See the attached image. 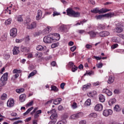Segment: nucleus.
<instances>
[{
	"label": "nucleus",
	"mask_w": 124,
	"mask_h": 124,
	"mask_svg": "<svg viewBox=\"0 0 124 124\" xmlns=\"http://www.w3.org/2000/svg\"><path fill=\"white\" fill-rule=\"evenodd\" d=\"M67 15L78 18L80 17V13L79 12H75L72 9L68 8L67 10Z\"/></svg>",
	"instance_id": "1"
},
{
	"label": "nucleus",
	"mask_w": 124,
	"mask_h": 124,
	"mask_svg": "<svg viewBox=\"0 0 124 124\" xmlns=\"http://www.w3.org/2000/svg\"><path fill=\"white\" fill-rule=\"evenodd\" d=\"M110 10H111L104 8H102L99 10L98 8H95L93 10H92L91 12L92 13H99V14H103V13H106V12H108V11H110Z\"/></svg>",
	"instance_id": "2"
},
{
	"label": "nucleus",
	"mask_w": 124,
	"mask_h": 124,
	"mask_svg": "<svg viewBox=\"0 0 124 124\" xmlns=\"http://www.w3.org/2000/svg\"><path fill=\"white\" fill-rule=\"evenodd\" d=\"M8 77V73H5L0 78L1 83H0V87H3L6 84V81H7Z\"/></svg>",
	"instance_id": "3"
},
{
	"label": "nucleus",
	"mask_w": 124,
	"mask_h": 124,
	"mask_svg": "<svg viewBox=\"0 0 124 124\" xmlns=\"http://www.w3.org/2000/svg\"><path fill=\"white\" fill-rule=\"evenodd\" d=\"M43 41L45 43H52L54 39L52 37V35H48L44 38Z\"/></svg>",
	"instance_id": "4"
},
{
	"label": "nucleus",
	"mask_w": 124,
	"mask_h": 124,
	"mask_svg": "<svg viewBox=\"0 0 124 124\" xmlns=\"http://www.w3.org/2000/svg\"><path fill=\"white\" fill-rule=\"evenodd\" d=\"M17 29L16 28H12L10 31V34L12 37H16L17 36Z\"/></svg>",
	"instance_id": "5"
},
{
	"label": "nucleus",
	"mask_w": 124,
	"mask_h": 124,
	"mask_svg": "<svg viewBox=\"0 0 124 124\" xmlns=\"http://www.w3.org/2000/svg\"><path fill=\"white\" fill-rule=\"evenodd\" d=\"M83 116V113L82 112H79L76 114H73L70 116V119L72 120H75L76 119H78V118H81Z\"/></svg>",
	"instance_id": "6"
},
{
	"label": "nucleus",
	"mask_w": 124,
	"mask_h": 124,
	"mask_svg": "<svg viewBox=\"0 0 124 124\" xmlns=\"http://www.w3.org/2000/svg\"><path fill=\"white\" fill-rule=\"evenodd\" d=\"M112 114H113V111L111 109H106L103 112V115L105 117H108V116H110Z\"/></svg>",
	"instance_id": "7"
},
{
	"label": "nucleus",
	"mask_w": 124,
	"mask_h": 124,
	"mask_svg": "<svg viewBox=\"0 0 124 124\" xmlns=\"http://www.w3.org/2000/svg\"><path fill=\"white\" fill-rule=\"evenodd\" d=\"M88 34H89L90 37L91 38H93L94 37H96L97 35H99V33L96 31H90L89 32H88Z\"/></svg>",
	"instance_id": "8"
},
{
	"label": "nucleus",
	"mask_w": 124,
	"mask_h": 124,
	"mask_svg": "<svg viewBox=\"0 0 124 124\" xmlns=\"http://www.w3.org/2000/svg\"><path fill=\"white\" fill-rule=\"evenodd\" d=\"M103 109V106L101 104H98L96 105L94 107L95 111H97V112H100L102 111Z\"/></svg>",
	"instance_id": "9"
},
{
	"label": "nucleus",
	"mask_w": 124,
	"mask_h": 124,
	"mask_svg": "<svg viewBox=\"0 0 124 124\" xmlns=\"http://www.w3.org/2000/svg\"><path fill=\"white\" fill-rule=\"evenodd\" d=\"M41 113H42V110H41V109L36 111V112L35 113H34L33 115V118L34 120H38V119H39V117Z\"/></svg>",
	"instance_id": "10"
},
{
	"label": "nucleus",
	"mask_w": 124,
	"mask_h": 124,
	"mask_svg": "<svg viewBox=\"0 0 124 124\" xmlns=\"http://www.w3.org/2000/svg\"><path fill=\"white\" fill-rule=\"evenodd\" d=\"M110 34V32L108 31H102L99 33V36L100 37H105V36H108Z\"/></svg>",
	"instance_id": "11"
},
{
	"label": "nucleus",
	"mask_w": 124,
	"mask_h": 124,
	"mask_svg": "<svg viewBox=\"0 0 124 124\" xmlns=\"http://www.w3.org/2000/svg\"><path fill=\"white\" fill-rule=\"evenodd\" d=\"M14 99L12 98H10L7 102V106L8 107H13V106H14Z\"/></svg>",
	"instance_id": "12"
},
{
	"label": "nucleus",
	"mask_w": 124,
	"mask_h": 124,
	"mask_svg": "<svg viewBox=\"0 0 124 124\" xmlns=\"http://www.w3.org/2000/svg\"><path fill=\"white\" fill-rule=\"evenodd\" d=\"M60 31L63 32H67L68 31V29H67V26L62 25L60 27Z\"/></svg>",
	"instance_id": "13"
},
{
	"label": "nucleus",
	"mask_w": 124,
	"mask_h": 124,
	"mask_svg": "<svg viewBox=\"0 0 124 124\" xmlns=\"http://www.w3.org/2000/svg\"><path fill=\"white\" fill-rule=\"evenodd\" d=\"M103 93H106L108 96H111L113 94V93L108 89H104L103 90Z\"/></svg>",
	"instance_id": "14"
},
{
	"label": "nucleus",
	"mask_w": 124,
	"mask_h": 124,
	"mask_svg": "<svg viewBox=\"0 0 124 124\" xmlns=\"http://www.w3.org/2000/svg\"><path fill=\"white\" fill-rule=\"evenodd\" d=\"M47 49V47L45 46L38 45L36 47V50L38 51H45Z\"/></svg>",
	"instance_id": "15"
},
{
	"label": "nucleus",
	"mask_w": 124,
	"mask_h": 124,
	"mask_svg": "<svg viewBox=\"0 0 124 124\" xmlns=\"http://www.w3.org/2000/svg\"><path fill=\"white\" fill-rule=\"evenodd\" d=\"M41 17H42V11L40 10H38L37 11V15L36 16V20H40L41 18Z\"/></svg>",
	"instance_id": "16"
},
{
	"label": "nucleus",
	"mask_w": 124,
	"mask_h": 124,
	"mask_svg": "<svg viewBox=\"0 0 124 124\" xmlns=\"http://www.w3.org/2000/svg\"><path fill=\"white\" fill-rule=\"evenodd\" d=\"M58 118V114H57V113H56V110L55 112H53L51 115L50 116V120H52L53 121H57V119Z\"/></svg>",
	"instance_id": "17"
},
{
	"label": "nucleus",
	"mask_w": 124,
	"mask_h": 124,
	"mask_svg": "<svg viewBox=\"0 0 124 124\" xmlns=\"http://www.w3.org/2000/svg\"><path fill=\"white\" fill-rule=\"evenodd\" d=\"M27 28L29 30H31L32 29H34V28H36V22H32L31 25H28Z\"/></svg>",
	"instance_id": "18"
},
{
	"label": "nucleus",
	"mask_w": 124,
	"mask_h": 124,
	"mask_svg": "<svg viewBox=\"0 0 124 124\" xmlns=\"http://www.w3.org/2000/svg\"><path fill=\"white\" fill-rule=\"evenodd\" d=\"M21 51L24 53H29L30 52V48L24 46H21Z\"/></svg>",
	"instance_id": "19"
},
{
	"label": "nucleus",
	"mask_w": 124,
	"mask_h": 124,
	"mask_svg": "<svg viewBox=\"0 0 124 124\" xmlns=\"http://www.w3.org/2000/svg\"><path fill=\"white\" fill-rule=\"evenodd\" d=\"M96 91H93L92 92H89L87 93V95L89 97H93L94 95H96Z\"/></svg>",
	"instance_id": "20"
},
{
	"label": "nucleus",
	"mask_w": 124,
	"mask_h": 124,
	"mask_svg": "<svg viewBox=\"0 0 124 124\" xmlns=\"http://www.w3.org/2000/svg\"><path fill=\"white\" fill-rule=\"evenodd\" d=\"M26 97H27L26 94H21L19 96V101L20 102H24L26 100Z\"/></svg>",
	"instance_id": "21"
},
{
	"label": "nucleus",
	"mask_w": 124,
	"mask_h": 124,
	"mask_svg": "<svg viewBox=\"0 0 124 124\" xmlns=\"http://www.w3.org/2000/svg\"><path fill=\"white\" fill-rule=\"evenodd\" d=\"M114 81H115V78L113 76H110L108 78V84H112V83H114Z\"/></svg>",
	"instance_id": "22"
},
{
	"label": "nucleus",
	"mask_w": 124,
	"mask_h": 124,
	"mask_svg": "<svg viewBox=\"0 0 124 124\" xmlns=\"http://www.w3.org/2000/svg\"><path fill=\"white\" fill-rule=\"evenodd\" d=\"M13 52L14 55H18V54L20 53V51L19 50V47L15 46L14 47Z\"/></svg>",
	"instance_id": "23"
},
{
	"label": "nucleus",
	"mask_w": 124,
	"mask_h": 124,
	"mask_svg": "<svg viewBox=\"0 0 124 124\" xmlns=\"http://www.w3.org/2000/svg\"><path fill=\"white\" fill-rule=\"evenodd\" d=\"M62 101V98H58L56 99H55L53 101V104L55 105H58V104H60L61 103V101Z\"/></svg>",
	"instance_id": "24"
},
{
	"label": "nucleus",
	"mask_w": 124,
	"mask_h": 124,
	"mask_svg": "<svg viewBox=\"0 0 124 124\" xmlns=\"http://www.w3.org/2000/svg\"><path fill=\"white\" fill-rule=\"evenodd\" d=\"M52 31V28L50 26H47L46 28L45 29V34H48L50 31Z\"/></svg>",
	"instance_id": "25"
},
{
	"label": "nucleus",
	"mask_w": 124,
	"mask_h": 124,
	"mask_svg": "<svg viewBox=\"0 0 124 124\" xmlns=\"http://www.w3.org/2000/svg\"><path fill=\"white\" fill-rule=\"evenodd\" d=\"M116 101L117 100L115 98L110 99L108 101V104L109 106H112V105H113Z\"/></svg>",
	"instance_id": "26"
},
{
	"label": "nucleus",
	"mask_w": 124,
	"mask_h": 124,
	"mask_svg": "<svg viewBox=\"0 0 124 124\" xmlns=\"http://www.w3.org/2000/svg\"><path fill=\"white\" fill-rule=\"evenodd\" d=\"M99 99L100 102H104V101H105V96L103 94H100L99 95Z\"/></svg>",
	"instance_id": "27"
},
{
	"label": "nucleus",
	"mask_w": 124,
	"mask_h": 124,
	"mask_svg": "<svg viewBox=\"0 0 124 124\" xmlns=\"http://www.w3.org/2000/svg\"><path fill=\"white\" fill-rule=\"evenodd\" d=\"M91 87V84L88 83L83 86L82 90L83 91H86L87 89H89Z\"/></svg>",
	"instance_id": "28"
},
{
	"label": "nucleus",
	"mask_w": 124,
	"mask_h": 124,
	"mask_svg": "<svg viewBox=\"0 0 124 124\" xmlns=\"http://www.w3.org/2000/svg\"><path fill=\"white\" fill-rule=\"evenodd\" d=\"M37 73V71L36 70H34L32 72H31L29 75L28 76V79H30L31 77H32V76H34L35 74Z\"/></svg>",
	"instance_id": "29"
},
{
	"label": "nucleus",
	"mask_w": 124,
	"mask_h": 124,
	"mask_svg": "<svg viewBox=\"0 0 124 124\" xmlns=\"http://www.w3.org/2000/svg\"><path fill=\"white\" fill-rule=\"evenodd\" d=\"M104 17H107L108 18H111V17H113V16H114V13H109L105 15H104Z\"/></svg>",
	"instance_id": "30"
},
{
	"label": "nucleus",
	"mask_w": 124,
	"mask_h": 124,
	"mask_svg": "<svg viewBox=\"0 0 124 124\" xmlns=\"http://www.w3.org/2000/svg\"><path fill=\"white\" fill-rule=\"evenodd\" d=\"M31 23V18H27L25 21H24V24L25 26H30L29 24Z\"/></svg>",
	"instance_id": "31"
},
{
	"label": "nucleus",
	"mask_w": 124,
	"mask_h": 124,
	"mask_svg": "<svg viewBox=\"0 0 124 124\" xmlns=\"http://www.w3.org/2000/svg\"><path fill=\"white\" fill-rule=\"evenodd\" d=\"M97 114L96 113L93 112L89 115V118H97Z\"/></svg>",
	"instance_id": "32"
},
{
	"label": "nucleus",
	"mask_w": 124,
	"mask_h": 124,
	"mask_svg": "<svg viewBox=\"0 0 124 124\" xmlns=\"http://www.w3.org/2000/svg\"><path fill=\"white\" fill-rule=\"evenodd\" d=\"M21 72H22V70L21 69H15L13 70V74H17L18 73H21Z\"/></svg>",
	"instance_id": "33"
},
{
	"label": "nucleus",
	"mask_w": 124,
	"mask_h": 124,
	"mask_svg": "<svg viewBox=\"0 0 124 124\" xmlns=\"http://www.w3.org/2000/svg\"><path fill=\"white\" fill-rule=\"evenodd\" d=\"M111 40L113 41V42H116V43H120L119 38H117V37H112Z\"/></svg>",
	"instance_id": "34"
},
{
	"label": "nucleus",
	"mask_w": 124,
	"mask_h": 124,
	"mask_svg": "<svg viewBox=\"0 0 124 124\" xmlns=\"http://www.w3.org/2000/svg\"><path fill=\"white\" fill-rule=\"evenodd\" d=\"M16 92L17 93H24V92H25V89L24 88L17 89H16Z\"/></svg>",
	"instance_id": "35"
},
{
	"label": "nucleus",
	"mask_w": 124,
	"mask_h": 124,
	"mask_svg": "<svg viewBox=\"0 0 124 124\" xmlns=\"http://www.w3.org/2000/svg\"><path fill=\"white\" fill-rule=\"evenodd\" d=\"M92 104V101L91 99H88L85 102V106H90Z\"/></svg>",
	"instance_id": "36"
},
{
	"label": "nucleus",
	"mask_w": 124,
	"mask_h": 124,
	"mask_svg": "<svg viewBox=\"0 0 124 124\" xmlns=\"http://www.w3.org/2000/svg\"><path fill=\"white\" fill-rule=\"evenodd\" d=\"M114 111H116V112H120V110H121V108H120V106L116 105L114 108Z\"/></svg>",
	"instance_id": "37"
},
{
	"label": "nucleus",
	"mask_w": 124,
	"mask_h": 124,
	"mask_svg": "<svg viewBox=\"0 0 124 124\" xmlns=\"http://www.w3.org/2000/svg\"><path fill=\"white\" fill-rule=\"evenodd\" d=\"M19 77V74H16L15 75H13L11 78V80L12 81H15L17 78Z\"/></svg>",
	"instance_id": "38"
},
{
	"label": "nucleus",
	"mask_w": 124,
	"mask_h": 124,
	"mask_svg": "<svg viewBox=\"0 0 124 124\" xmlns=\"http://www.w3.org/2000/svg\"><path fill=\"white\" fill-rule=\"evenodd\" d=\"M115 31L116 32L120 33V32H122L123 30L122 27H118L115 29Z\"/></svg>",
	"instance_id": "39"
},
{
	"label": "nucleus",
	"mask_w": 124,
	"mask_h": 124,
	"mask_svg": "<svg viewBox=\"0 0 124 124\" xmlns=\"http://www.w3.org/2000/svg\"><path fill=\"white\" fill-rule=\"evenodd\" d=\"M6 98H7V94H6L5 93H3L1 96V100H5Z\"/></svg>",
	"instance_id": "40"
},
{
	"label": "nucleus",
	"mask_w": 124,
	"mask_h": 124,
	"mask_svg": "<svg viewBox=\"0 0 124 124\" xmlns=\"http://www.w3.org/2000/svg\"><path fill=\"white\" fill-rule=\"evenodd\" d=\"M33 109V107H32L30 108H29L27 111L26 112H25V113H24L23 115L24 116H26V115H28V113H30V112H31V110H32Z\"/></svg>",
	"instance_id": "41"
},
{
	"label": "nucleus",
	"mask_w": 124,
	"mask_h": 124,
	"mask_svg": "<svg viewBox=\"0 0 124 124\" xmlns=\"http://www.w3.org/2000/svg\"><path fill=\"white\" fill-rule=\"evenodd\" d=\"M42 53L41 52H37L35 54V57H36V58H41V57H42Z\"/></svg>",
	"instance_id": "42"
},
{
	"label": "nucleus",
	"mask_w": 124,
	"mask_h": 124,
	"mask_svg": "<svg viewBox=\"0 0 124 124\" xmlns=\"http://www.w3.org/2000/svg\"><path fill=\"white\" fill-rule=\"evenodd\" d=\"M67 123V121H66V120H61L58 122L56 124H65Z\"/></svg>",
	"instance_id": "43"
},
{
	"label": "nucleus",
	"mask_w": 124,
	"mask_h": 124,
	"mask_svg": "<svg viewBox=\"0 0 124 124\" xmlns=\"http://www.w3.org/2000/svg\"><path fill=\"white\" fill-rule=\"evenodd\" d=\"M103 17H104V15H98V16H95V18L97 20H99V19H101L102 18H103Z\"/></svg>",
	"instance_id": "44"
},
{
	"label": "nucleus",
	"mask_w": 124,
	"mask_h": 124,
	"mask_svg": "<svg viewBox=\"0 0 124 124\" xmlns=\"http://www.w3.org/2000/svg\"><path fill=\"white\" fill-rule=\"evenodd\" d=\"M62 121H63V120H66L68 118V114H64L62 116Z\"/></svg>",
	"instance_id": "45"
},
{
	"label": "nucleus",
	"mask_w": 124,
	"mask_h": 124,
	"mask_svg": "<svg viewBox=\"0 0 124 124\" xmlns=\"http://www.w3.org/2000/svg\"><path fill=\"white\" fill-rule=\"evenodd\" d=\"M98 28L99 30H104V29H105V26L102 24H99Z\"/></svg>",
	"instance_id": "46"
},
{
	"label": "nucleus",
	"mask_w": 124,
	"mask_h": 124,
	"mask_svg": "<svg viewBox=\"0 0 124 124\" xmlns=\"http://www.w3.org/2000/svg\"><path fill=\"white\" fill-rule=\"evenodd\" d=\"M58 46H59V43H53L51 45V48H56V47H58Z\"/></svg>",
	"instance_id": "47"
},
{
	"label": "nucleus",
	"mask_w": 124,
	"mask_h": 124,
	"mask_svg": "<svg viewBox=\"0 0 124 124\" xmlns=\"http://www.w3.org/2000/svg\"><path fill=\"white\" fill-rule=\"evenodd\" d=\"M32 105H33V100L31 101L26 104L27 107H30V106H32Z\"/></svg>",
	"instance_id": "48"
},
{
	"label": "nucleus",
	"mask_w": 124,
	"mask_h": 124,
	"mask_svg": "<svg viewBox=\"0 0 124 124\" xmlns=\"http://www.w3.org/2000/svg\"><path fill=\"white\" fill-rule=\"evenodd\" d=\"M78 32L80 34H83V33H85V32H86V31L84 30H78Z\"/></svg>",
	"instance_id": "49"
},
{
	"label": "nucleus",
	"mask_w": 124,
	"mask_h": 124,
	"mask_svg": "<svg viewBox=\"0 0 124 124\" xmlns=\"http://www.w3.org/2000/svg\"><path fill=\"white\" fill-rule=\"evenodd\" d=\"M5 24L7 25H10L11 24V19H8L6 20L5 22Z\"/></svg>",
	"instance_id": "50"
},
{
	"label": "nucleus",
	"mask_w": 124,
	"mask_h": 124,
	"mask_svg": "<svg viewBox=\"0 0 124 124\" xmlns=\"http://www.w3.org/2000/svg\"><path fill=\"white\" fill-rule=\"evenodd\" d=\"M96 66L98 68H101L103 66V64L102 62H99L96 64Z\"/></svg>",
	"instance_id": "51"
},
{
	"label": "nucleus",
	"mask_w": 124,
	"mask_h": 124,
	"mask_svg": "<svg viewBox=\"0 0 124 124\" xmlns=\"http://www.w3.org/2000/svg\"><path fill=\"white\" fill-rule=\"evenodd\" d=\"M6 39H7V36H6V35L2 36V37L1 38V40L2 41H5V40H6Z\"/></svg>",
	"instance_id": "52"
},
{
	"label": "nucleus",
	"mask_w": 124,
	"mask_h": 124,
	"mask_svg": "<svg viewBox=\"0 0 124 124\" xmlns=\"http://www.w3.org/2000/svg\"><path fill=\"white\" fill-rule=\"evenodd\" d=\"M51 91H54V92H57V91H58V88L55 86H51Z\"/></svg>",
	"instance_id": "53"
},
{
	"label": "nucleus",
	"mask_w": 124,
	"mask_h": 124,
	"mask_svg": "<svg viewBox=\"0 0 124 124\" xmlns=\"http://www.w3.org/2000/svg\"><path fill=\"white\" fill-rule=\"evenodd\" d=\"M119 46V45L118 44H115L111 46V49H116L118 46Z\"/></svg>",
	"instance_id": "54"
},
{
	"label": "nucleus",
	"mask_w": 124,
	"mask_h": 124,
	"mask_svg": "<svg viewBox=\"0 0 124 124\" xmlns=\"http://www.w3.org/2000/svg\"><path fill=\"white\" fill-rule=\"evenodd\" d=\"M72 107L73 109H76V108H77V103L74 102L72 105Z\"/></svg>",
	"instance_id": "55"
},
{
	"label": "nucleus",
	"mask_w": 124,
	"mask_h": 124,
	"mask_svg": "<svg viewBox=\"0 0 124 124\" xmlns=\"http://www.w3.org/2000/svg\"><path fill=\"white\" fill-rule=\"evenodd\" d=\"M77 69H78V67H77V66L74 65V66L72 67V72H75V71H76V70H77Z\"/></svg>",
	"instance_id": "56"
},
{
	"label": "nucleus",
	"mask_w": 124,
	"mask_h": 124,
	"mask_svg": "<svg viewBox=\"0 0 124 124\" xmlns=\"http://www.w3.org/2000/svg\"><path fill=\"white\" fill-rule=\"evenodd\" d=\"M77 48V47L76 46H73L70 48V49L72 52H74V51H75L76 49Z\"/></svg>",
	"instance_id": "57"
},
{
	"label": "nucleus",
	"mask_w": 124,
	"mask_h": 124,
	"mask_svg": "<svg viewBox=\"0 0 124 124\" xmlns=\"http://www.w3.org/2000/svg\"><path fill=\"white\" fill-rule=\"evenodd\" d=\"M59 15H60V13H58L57 12H53V16L54 17H55V16H59Z\"/></svg>",
	"instance_id": "58"
},
{
	"label": "nucleus",
	"mask_w": 124,
	"mask_h": 124,
	"mask_svg": "<svg viewBox=\"0 0 124 124\" xmlns=\"http://www.w3.org/2000/svg\"><path fill=\"white\" fill-rule=\"evenodd\" d=\"M64 86H65V83H64V82H62L60 85V87H61V89H62V90H63V89H64Z\"/></svg>",
	"instance_id": "59"
},
{
	"label": "nucleus",
	"mask_w": 124,
	"mask_h": 124,
	"mask_svg": "<svg viewBox=\"0 0 124 124\" xmlns=\"http://www.w3.org/2000/svg\"><path fill=\"white\" fill-rule=\"evenodd\" d=\"M56 112V110L55 109H52L50 111H47V114H52L53 113H55Z\"/></svg>",
	"instance_id": "60"
},
{
	"label": "nucleus",
	"mask_w": 124,
	"mask_h": 124,
	"mask_svg": "<svg viewBox=\"0 0 124 124\" xmlns=\"http://www.w3.org/2000/svg\"><path fill=\"white\" fill-rule=\"evenodd\" d=\"M22 41H23L22 39H16V43H21V42H22Z\"/></svg>",
	"instance_id": "61"
},
{
	"label": "nucleus",
	"mask_w": 124,
	"mask_h": 124,
	"mask_svg": "<svg viewBox=\"0 0 124 124\" xmlns=\"http://www.w3.org/2000/svg\"><path fill=\"white\" fill-rule=\"evenodd\" d=\"M56 123H57V121L56 120H51V121H50L48 124H56Z\"/></svg>",
	"instance_id": "62"
},
{
	"label": "nucleus",
	"mask_w": 124,
	"mask_h": 124,
	"mask_svg": "<svg viewBox=\"0 0 124 124\" xmlns=\"http://www.w3.org/2000/svg\"><path fill=\"white\" fill-rule=\"evenodd\" d=\"M17 21L18 22H23V18H22L21 16H18Z\"/></svg>",
	"instance_id": "63"
},
{
	"label": "nucleus",
	"mask_w": 124,
	"mask_h": 124,
	"mask_svg": "<svg viewBox=\"0 0 124 124\" xmlns=\"http://www.w3.org/2000/svg\"><path fill=\"white\" fill-rule=\"evenodd\" d=\"M86 120H81L79 122V124H86Z\"/></svg>",
	"instance_id": "64"
}]
</instances>
